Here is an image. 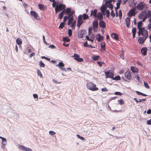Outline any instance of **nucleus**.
Here are the masks:
<instances>
[{"instance_id": "f257e3e1", "label": "nucleus", "mask_w": 151, "mask_h": 151, "mask_svg": "<svg viewBox=\"0 0 151 151\" xmlns=\"http://www.w3.org/2000/svg\"><path fill=\"white\" fill-rule=\"evenodd\" d=\"M106 8H104V7H102V6L101 8V12H99L96 15V18H97V19H98V20H100L103 19V15H105V14L104 12V11L105 9Z\"/></svg>"}, {"instance_id": "f03ea898", "label": "nucleus", "mask_w": 151, "mask_h": 151, "mask_svg": "<svg viewBox=\"0 0 151 151\" xmlns=\"http://www.w3.org/2000/svg\"><path fill=\"white\" fill-rule=\"evenodd\" d=\"M87 88L91 91H95L98 90V88L96 87V85L92 82H90L86 84Z\"/></svg>"}, {"instance_id": "7ed1b4c3", "label": "nucleus", "mask_w": 151, "mask_h": 151, "mask_svg": "<svg viewBox=\"0 0 151 151\" xmlns=\"http://www.w3.org/2000/svg\"><path fill=\"white\" fill-rule=\"evenodd\" d=\"M71 11V8L68 7L66 9H63L58 15V18L59 19H61L63 16V13L65 14H67Z\"/></svg>"}, {"instance_id": "20e7f679", "label": "nucleus", "mask_w": 151, "mask_h": 151, "mask_svg": "<svg viewBox=\"0 0 151 151\" xmlns=\"http://www.w3.org/2000/svg\"><path fill=\"white\" fill-rule=\"evenodd\" d=\"M137 9L139 10H143L145 8L146 9L148 8V7L143 1H141L138 3L137 6Z\"/></svg>"}, {"instance_id": "39448f33", "label": "nucleus", "mask_w": 151, "mask_h": 151, "mask_svg": "<svg viewBox=\"0 0 151 151\" xmlns=\"http://www.w3.org/2000/svg\"><path fill=\"white\" fill-rule=\"evenodd\" d=\"M75 11L74 10H72L70 13V14H71L70 17H69L68 23L67 24L68 25H70L73 21L74 19V15H75Z\"/></svg>"}, {"instance_id": "423d86ee", "label": "nucleus", "mask_w": 151, "mask_h": 151, "mask_svg": "<svg viewBox=\"0 0 151 151\" xmlns=\"http://www.w3.org/2000/svg\"><path fill=\"white\" fill-rule=\"evenodd\" d=\"M84 22V21L83 19L82 15H79L78 17V20L77 26L79 28Z\"/></svg>"}, {"instance_id": "0eeeda50", "label": "nucleus", "mask_w": 151, "mask_h": 151, "mask_svg": "<svg viewBox=\"0 0 151 151\" xmlns=\"http://www.w3.org/2000/svg\"><path fill=\"white\" fill-rule=\"evenodd\" d=\"M66 5L60 3L58 5H56L55 8H57L58 11L60 12L62 10L64 9L65 8Z\"/></svg>"}, {"instance_id": "6e6552de", "label": "nucleus", "mask_w": 151, "mask_h": 151, "mask_svg": "<svg viewBox=\"0 0 151 151\" xmlns=\"http://www.w3.org/2000/svg\"><path fill=\"white\" fill-rule=\"evenodd\" d=\"M121 2V0H117V2L116 4V7H115L116 12L115 14L116 17L118 16V14L117 10L119 8L120 4Z\"/></svg>"}, {"instance_id": "1a4fd4ad", "label": "nucleus", "mask_w": 151, "mask_h": 151, "mask_svg": "<svg viewBox=\"0 0 151 151\" xmlns=\"http://www.w3.org/2000/svg\"><path fill=\"white\" fill-rule=\"evenodd\" d=\"M19 148L21 150L23 151H32V150L30 148L25 147L23 145H19Z\"/></svg>"}, {"instance_id": "9d476101", "label": "nucleus", "mask_w": 151, "mask_h": 151, "mask_svg": "<svg viewBox=\"0 0 151 151\" xmlns=\"http://www.w3.org/2000/svg\"><path fill=\"white\" fill-rule=\"evenodd\" d=\"M87 33V31L86 30L81 29L78 32V37L79 38H82L83 37V35Z\"/></svg>"}, {"instance_id": "9b49d317", "label": "nucleus", "mask_w": 151, "mask_h": 151, "mask_svg": "<svg viewBox=\"0 0 151 151\" xmlns=\"http://www.w3.org/2000/svg\"><path fill=\"white\" fill-rule=\"evenodd\" d=\"M136 10V8H132L127 13V14L129 17H131L132 15H134L136 13L134 12Z\"/></svg>"}, {"instance_id": "f8f14e48", "label": "nucleus", "mask_w": 151, "mask_h": 151, "mask_svg": "<svg viewBox=\"0 0 151 151\" xmlns=\"http://www.w3.org/2000/svg\"><path fill=\"white\" fill-rule=\"evenodd\" d=\"M99 21V27L102 29L105 28L106 27V23L103 20Z\"/></svg>"}, {"instance_id": "ddd939ff", "label": "nucleus", "mask_w": 151, "mask_h": 151, "mask_svg": "<svg viewBox=\"0 0 151 151\" xmlns=\"http://www.w3.org/2000/svg\"><path fill=\"white\" fill-rule=\"evenodd\" d=\"M93 28L98 29V19H95L92 22Z\"/></svg>"}, {"instance_id": "4468645a", "label": "nucleus", "mask_w": 151, "mask_h": 151, "mask_svg": "<svg viewBox=\"0 0 151 151\" xmlns=\"http://www.w3.org/2000/svg\"><path fill=\"white\" fill-rule=\"evenodd\" d=\"M147 51V49L146 47H143L141 49V53L142 55L143 56L146 55Z\"/></svg>"}, {"instance_id": "2eb2a0df", "label": "nucleus", "mask_w": 151, "mask_h": 151, "mask_svg": "<svg viewBox=\"0 0 151 151\" xmlns=\"http://www.w3.org/2000/svg\"><path fill=\"white\" fill-rule=\"evenodd\" d=\"M96 38L98 41L101 42L103 40L104 37L103 36H101L99 34H97L96 35Z\"/></svg>"}, {"instance_id": "dca6fc26", "label": "nucleus", "mask_w": 151, "mask_h": 151, "mask_svg": "<svg viewBox=\"0 0 151 151\" xmlns=\"http://www.w3.org/2000/svg\"><path fill=\"white\" fill-rule=\"evenodd\" d=\"M124 75L125 77L128 80H130L131 79V75L129 70H127L124 73Z\"/></svg>"}, {"instance_id": "f3484780", "label": "nucleus", "mask_w": 151, "mask_h": 151, "mask_svg": "<svg viewBox=\"0 0 151 151\" xmlns=\"http://www.w3.org/2000/svg\"><path fill=\"white\" fill-rule=\"evenodd\" d=\"M98 12V10L97 9H95L93 10H91V12L90 16L91 17L93 15L94 18H96V16Z\"/></svg>"}, {"instance_id": "a211bd4d", "label": "nucleus", "mask_w": 151, "mask_h": 151, "mask_svg": "<svg viewBox=\"0 0 151 151\" xmlns=\"http://www.w3.org/2000/svg\"><path fill=\"white\" fill-rule=\"evenodd\" d=\"M130 70L133 73H134L135 75V73H137L139 72L138 69L136 67L131 66L130 67Z\"/></svg>"}, {"instance_id": "6ab92c4d", "label": "nucleus", "mask_w": 151, "mask_h": 151, "mask_svg": "<svg viewBox=\"0 0 151 151\" xmlns=\"http://www.w3.org/2000/svg\"><path fill=\"white\" fill-rule=\"evenodd\" d=\"M111 37L113 39L117 40L119 39L118 35L116 33H113L111 35Z\"/></svg>"}, {"instance_id": "aec40b11", "label": "nucleus", "mask_w": 151, "mask_h": 151, "mask_svg": "<svg viewBox=\"0 0 151 151\" xmlns=\"http://www.w3.org/2000/svg\"><path fill=\"white\" fill-rule=\"evenodd\" d=\"M146 39L145 38H144V37H139L138 39V42L139 44H142L144 42Z\"/></svg>"}, {"instance_id": "412c9836", "label": "nucleus", "mask_w": 151, "mask_h": 151, "mask_svg": "<svg viewBox=\"0 0 151 151\" xmlns=\"http://www.w3.org/2000/svg\"><path fill=\"white\" fill-rule=\"evenodd\" d=\"M30 13L31 15L32 16L34 17L35 19H38L37 17L38 15L35 12L33 11H31Z\"/></svg>"}, {"instance_id": "4be33fe9", "label": "nucleus", "mask_w": 151, "mask_h": 151, "mask_svg": "<svg viewBox=\"0 0 151 151\" xmlns=\"http://www.w3.org/2000/svg\"><path fill=\"white\" fill-rule=\"evenodd\" d=\"M60 63L59 67V68L62 70L66 71V70L65 69V68H64L65 66V65L64 63L62 62H60Z\"/></svg>"}, {"instance_id": "5701e85b", "label": "nucleus", "mask_w": 151, "mask_h": 151, "mask_svg": "<svg viewBox=\"0 0 151 151\" xmlns=\"http://www.w3.org/2000/svg\"><path fill=\"white\" fill-rule=\"evenodd\" d=\"M114 75V72L113 71H111L110 73H109L106 76V78H110L112 79Z\"/></svg>"}, {"instance_id": "b1692460", "label": "nucleus", "mask_w": 151, "mask_h": 151, "mask_svg": "<svg viewBox=\"0 0 151 151\" xmlns=\"http://www.w3.org/2000/svg\"><path fill=\"white\" fill-rule=\"evenodd\" d=\"M142 35L144 38H147L148 35V31L147 30H145L144 31H143Z\"/></svg>"}, {"instance_id": "393cba45", "label": "nucleus", "mask_w": 151, "mask_h": 151, "mask_svg": "<svg viewBox=\"0 0 151 151\" xmlns=\"http://www.w3.org/2000/svg\"><path fill=\"white\" fill-rule=\"evenodd\" d=\"M145 16H146V18H148L151 17V10H147L145 14Z\"/></svg>"}, {"instance_id": "a878e982", "label": "nucleus", "mask_w": 151, "mask_h": 151, "mask_svg": "<svg viewBox=\"0 0 151 151\" xmlns=\"http://www.w3.org/2000/svg\"><path fill=\"white\" fill-rule=\"evenodd\" d=\"M72 11V10H71V11H70V12L68 14H67V15H66L64 17L63 19V21L64 22H65L67 19L69 18V17L71 15V14H70V13Z\"/></svg>"}, {"instance_id": "bb28decb", "label": "nucleus", "mask_w": 151, "mask_h": 151, "mask_svg": "<svg viewBox=\"0 0 151 151\" xmlns=\"http://www.w3.org/2000/svg\"><path fill=\"white\" fill-rule=\"evenodd\" d=\"M16 42L17 44L20 46L21 45L22 43V40L21 38H18L16 40Z\"/></svg>"}, {"instance_id": "cd10ccee", "label": "nucleus", "mask_w": 151, "mask_h": 151, "mask_svg": "<svg viewBox=\"0 0 151 151\" xmlns=\"http://www.w3.org/2000/svg\"><path fill=\"white\" fill-rule=\"evenodd\" d=\"M100 58L99 55H93L92 56L91 58L93 60L96 61L99 60Z\"/></svg>"}, {"instance_id": "c85d7f7f", "label": "nucleus", "mask_w": 151, "mask_h": 151, "mask_svg": "<svg viewBox=\"0 0 151 151\" xmlns=\"http://www.w3.org/2000/svg\"><path fill=\"white\" fill-rule=\"evenodd\" d=\"M38 6L40 10H43L45 8V6L42 4H38Z\"/></svg>"}, {"instance_id": "c756f323", "label": "nucleus", "mask_w": 151, "mask_h": 151, "mask_svg": "<svg viewBox=\"0 0 151 151\" xmlns=\"http://www.w3.org/2000/svg\"><path fill=\"white\" fill-rule=\"evenodd\" d=\"M76 21L75 20L70 25L72 29H74L76 27Z\"/></svg>"}, {"instance_id": "7c9ffc66", "label": "nucleus", "mask_w": 151, "mask_h": 151, "mask_svg": "<svg viewBox=\"0 0 151 151\" xmlns=\"http://www.w3.org/2000/svg\"><path fill=\"white\" fill-rule=\"evenodd\" d=\"M112 1V0H106L105 2V4L104 5H102L103 6L104 5H108L111 4V3Z\"/></svg>"}, {"instance_id": "2f4dec72", "label": "nucleus", "mask_w": 151, "mask_h": 151, "mask_svg": "<svg viewBox=\"0 0 151 151\" xmlns=\"http://www.w3.org/2000/svg\"><path fill=\"white\" fill-rule=\"evenodd\" d=\"M143 24L141 21H139L137 23V29H139L140 28L142 27L143 26Z\"/></svg>"}, {"instance_id": "473e14b6", "label": "nucleus", "mask_w": 151, "mask_h": 151, "mask_svg": "<svg viewBox=\"0 0 151 151\" xmlns=\"http://www.w3.org/2000/svg\"><path fill=\"white\" fill-rule=\"evenodd\" d=\"M83 19L84 21L87 19L89 18L88 15L86 13L83 14Z\"/></svg>"}, {"instance_id": "72a5a7b5", "label": "nucleus", "mask_w": 151, "mask_h": 151, "mask_svg": "<svg viewBox=\"0 0 151 151\" xmlns=\"http://www.w3.org/2000/svg\"><path fill=\"white\" fill-rule=\"evenodd\" d=\"M1 144L4 146H5L7 144L6 139L4 137L2 139Z\"/></svg>"}, {"instance_id": "f704fd0d", "label": "nucleus", "mask_w": 151, "mask_h": 151, "mask_svg": "<svg viewBox=\"0 0 151 151\" xmlns=\"http://www.w3.org/2000/svg\"><path fill=\"white\" fill-rule=\"evenodd\" d=\"M120 77L119 75H117L114 77H113L112 78L113 80H114L115 81H119L120 80Z\"/></svg>"}, {"instance_id": "c9c22d12", "label": "nucleus", "mask_w": 151, "mask_h": 151, "mask_svg": "<svg viewBox=\"0 0 151 151\" xmlns=\"http://www.w3.org/2000/svg\"><path fill=\"white\" fill-rule=\"evenodd\" d=\"M72 57H73L75 60H77L80 56L77 54L74 53V55L72 56Z\"/></svg>"}, {"instance_id": "e433bc0d", "label": "nucleus", "mask_w": 151, "mask_h": 151, "mask_svg": "<svg viewBox=\"0 0 151 151\" xmlns=\"http://www.w3.org/2000/svg\"><path fill=\"white\" fill-rule=\"evenodd\" d=\"M63 40L64 42H69L70 41V39L68 36L63 37Z\"/></svg>"}, {"instance_id": "4c0bfd02", "label": "nucleus", "mask_w": 151, "mask_h": 151, "mask_svg": "<svg viewBox=\"0 0 151 151\" xmlns=\"http://www.w3.org/2000/svg\"><path fill=\"white\" fill-rule=\"evenodd\" d=\"M146 12V10L145 9L143 11H142L138 15V18L140 19H141V17L140 18V16L141 15L142 17L144 15L143 13H145Z\"/></svg>"}, {"instance_id": "58836bf2", "label": "nucleus", "mask_w": 151, "mask_h": 151, "mask_svg": "<svg viewBox=\"0 0 151 151\" xmlns=\"http://www.w3.org/2000/svg\"><path fill=\"white\" fill-rule=\"evenodd\" d=\"M106 17L109 18L110 15V11L109 9H106Z\"/></svg>"}, {"instance_id": "ea45409f", "label": "nucleus", "mask_w": 151, "mask_h": 151, "mask_svg": "<svg viewBox=\"0 0 151 151\" xmlns=\"http://www.w3.org/2000/svg\"><path fill=\"white\" fill-rule=\"evenodd\" d=\"M106 7L109 8L111 10L113 9V5L112 4H110L107 5H105Z\"/></svg>"}, {"instance_id": "a19ab883", "label": "nucleus", "mask_w": 151, "mask_h": 151, "mask_svg": "<svg viewBox=\"0 0 151 151\" xmlns=\"http://www.w3.org/2000/svg\"><path fill=\"white\" fill-rule=\"evenodd\" d=\"M37 73L38 76H40V78H41L42 77V73L39 69L37 70Z\"/></svg>"}, {"instance_id": "79ce46f5", "label": "nucleus", "mask_w": 151, "mask_h": 151, "mask_svg": "<svg viewBox=\"0 0 151 151\" xmlns=\"http://www.w3.org/2000/svg\"><path fill=\"white\" fill-rule=\"evenodd\" d=\"M130 18L129 17H127L125 19V22L126 24H130Z\"/></svg>"}, {"instance_id": "37998d69", "label": "nucleus", "mask_w": 151, "mask_h": 151, "mask_svg": "<svg viewBox=\"0 0 151 151\" xmlns=\"http://www.w3.org/2000/svg\"><path fill=\"white\" fill-rule=\"evenodd\" d=\"M65 25V23L64 22H62L60 23V25L59 26V28L62 29Z\"/></svg>"}, {"instance_id": "c03bdc74", "label": "nucleus", "mask_w": 151, "mask_h": 151, "mask_svg": "<svg viewBox=\"0 0 151 151\" xmlns=\"http://www.w3.org/2000/svg\"><path fill=\"white\" fill-rule=\"evenodd\" d=\"M39 65L41 67H44L45 65V64L42 61H40Z\"/></svg>"}, {"instance_id": "a18cd8bd", "label": "nucleus", "mask_w": 151, "mask_h": 151, "mask_svg": "<svg viewBox=\"0 0 151 151\" xmlns=\"http://www.w3.org/2000/svg\"><path fill=\"white\" fill-rule=\"evenodd\" d=\"M68 34L69 37H70L72 35V32L71 29H69L68 30Z\"/></svg>"}, {"instance_id": "49530a36", "label": "nucleus", "mask_w": 151, "mask_h": 151, "mask_svg": "<svg viewBox=\"0 0 151 151\" xmlns=\"http://www.w3.org/2000/svg\"><path fill=\"white\" fill-rule=\"evenodd\" d=\"M76 136L79 139H81V140L83 141V140H85V139H84V138L83 137L81 136L79 134H77Z\"/></svg>"}, {"instance_id": "de8ad7c7", "label": "nucleus", "mask_w": 151, "mask_h": 151, "mask_svg": "<svg viewBox=\"0 0 151 151\" xmlns=\"http://www.w3.org/2000/svg\"><path fill=\"white\" fill-rule=\"evenodd\" d=\"M136 2L135 3V1H134V3L132 4H131L130 3H129V6L130 7H132V8H134V7L136 5Z\"/></svg>"}, {"instance_id": "09e8293b", "label": "nucleus", "mask_w": 151, "mask_h": 151, "mask_svg": "<svg viewBox=\"0 0 151 151\" xmlns=\"http://www.w3.org/2000/svg\"><path fill=\"white\" fill-rule=\"evenodd\" d=\"M110 14L111 16L112 17V18H113L115 16V14L114 13V11L113 10H111Z\"/></svg>"}, {"instance_id": "8fccbe9b", "label": "nucleus", "mask_w": 151, "mask_h": 151, "mask_svg": "<svg viewBox=\"0 0 151 151\" xmlns=\"http://www.w3.org/2000/svg\"><path fill=\"white\" fill-rule=\"evenodd\" d=\"M144 85L147 88H149L150 87L148 83L146 82H144Z\"/></svg>"}, {"instance_id": "3c124183", "label": "nucleus", "mask_w": 151, "mask_h": 151, "mask_svg": "<svg viewBox=\"0 0 151 151\" xmlns=\"http://www.w3.org/2000/svg\"><path fill=\"white\" fill-rule=\"evenodd\" d=\"M83 59L82 58H80L79 57L77 60V61L79 62H81L83 61Z\"/></svg>"}, {"instance_id": "603ef678", "label": "nucleus", "mask_w": 151, "mask_h": 151, "mask_svg": "<svg viewBox=\"0 0 151 151\" xmlns=\"http://www.w3.org/2000/svg\"><path fill=\"white\" fill-rule=\"evenodd\" d=\"M118 101L119 102V104L120 105H122L124 103V102L123 101V100L122 99L118 100Z\"/></svg>"}, {"instance_id": "864d4df0", "label": "nucleus", "mask_w": 151, "mask_h": 151, "mask_svg": "<svg viewBox=\"0 0 151 151\" xmlns=\"http://www.w3.org/2000/svg\"><path fill=\"white\" fill-rule=\"evenodd\" d=\"M49 133L51 135H53L55 134L56 133L53 131H50L49 132Z\"/></svg>"}, {"instance_id": "5fc2aeb1", "label": "nucleus", "mask_w": 151, "mask_h": 151, "mask_svg": "<svg viewBox=\"0 0 151 151\" xmlns=\"http://www.w3.org/2000/svg\"><path fill=\"white\" fill-rule=\"evenodd\" d=\"M97 63L100 67L102 66L103 64L104 63V62H102V63L101 62H100L99 61H97Z\"/></svg>"}, {"instance_id": "6e6d98bb", "label": "nucleus", "mask_w": 151, "mask_h": 151, "mask_svg": "<svg viewBox=\"0 0 151 151\" xmlns=\"http://www.w3.org/2000/svg\"><path fill=\"white\" fill-rule=\"evenodd\" d=\"M48 47L50 48L51 49H54L56 48V47L53 45H52L49 46Z\"/></svg>"}, {"instance_id": "4d7b16f0", "label": "nucleus", "mask_w": 151, "mask_h": 151, "mask_svg": "<svg viewBox=\"0 0 151 151\" xmlns=\"http://www.w3.org/2000/svg\"><path fill=\"white\" fill-rule=\"evenodd\" d=\"M92 27H89L88 29V32L89 35H90L91 33H92V32H91V31L92 30Z\"/></svg>"}, {"instance_id": "13d9d810", "label": "nucleus", "mask_w": 151, "mask_h": 151, "mask_svg": "<svg viewBox=\"0 0 151 151\" xmlns=\"http://www.w3.org/2000/svg\"><path fill=\"white\" fill-rule=\"evenodd\" d=\"M88 42L87 41L83 43V46L86 47H88Z\"/></svg>"}, {"instance_id": "bf43d9fd", "label": "nucleus", "mask_w": 151, "mask_h": 151, "mask_svg": "<svg viewBox=\"0 0 151 151\" xmlns=\"http://www.w3.org/2000/svg\"><path fill=\"white\" fill-rule=\"evenodd\" d=\"M139 30V31L137 33L138 35L139 36L140 35H142V32L140 31V29H138Z\"/></svg>"}, {"instance_id": "052dcab7", "label": "nucleus", "mask_w": 151, "mask_h": 151, "mask_svg": "<svg viewBox=\"0 0 151 151\" xmlns=\"http://www.w3.org/2000/svg\"><path fill=\"white\" fill-rule=\"evenodd\" d=\"M33 96L34 99H35V100L36 101L38 100V95H33Z\"/></svg>"}, {"instance_id": "680f3d73", "label": "nucleus", "mask_w": 151, "mask_h": 151, "mask_svg": "<svg viewBox=\"0 0 151 151\" xmlns=\"http://www.w3.org/2000/svg\"><path fill=\"white\" fill-rule=\"evenodd\" d=\"M136 28L135 27H134L132 28V33H136Z\"/></svg>"}, {"instance_id": "e2e57ef3", "label": "nucleus", "mask_w": 151, "mask_h": 151, "mask_svg": "<svg viewBox=\"0 0 151 151\" xmlns=\"http://www.w3.org/2000/svg\"><path fill=\"white\" fill-rule=\"evenodd\" d=\"M136 75L137 76V79L138 80V82H141V81L140 80V78L139 77V75L138 74H136Z\"/></svg>"}, {"instance_id": "0e129e2a", "label": "nucleus", "mask_w": 151, "mask_h": 151, "mask_svg": "<svg viewBox=\"0 0 151 151\" xmlns=\"http://www.w3.org/2000/svg\"><path fill=\"white\" fill-rule=\"evenodd\" d=\"M101 49L103 51H105L106 50L105 46H102L101 47Z\"/></svg>"}, {"instance_id": "69168bd1", "label": "nucleus", "mask_w": 151, "mask_h": 151, "mask_svg": "<svg viewBox=\"0 0 151 151\" xmlns=\"http://www.w3.org/2000/svg\"><path fill=\"white\" fill-rule=\"evenodd\" d=\"M101 90L103 92H106L108 91L107 89L106 88H102Z\"/></svg>"}, {"instance_id": "338daca9", "label": "nucleus", "mask_w": 151, "mask_h": 151, "mask_svg": "<svg viewBox=\"0 0 151 151\" xmlns=\"http://www.w3.org/2000/svg\"><path fill=\"white\" fill-rule=\"evenodd\" d=\"M56 2H52V6L53 8H54L55 6H56Z\"/></svg>"}, {"instance_id": "774afa93", "label": "nucleus", "mask_w": 151, "mask_h": 151, "mask_svg": "<svg viewBox=\"0 0 151 151\" xmlns=\"http://www.w3.org/2000/svg\"><path fill=\"white\" fill-rule=\"evenodd\" d=\"M147 124L148 125L151 124V121L150 120V119L148 120L147 121Z\"/></svg>"}]
</instances>
